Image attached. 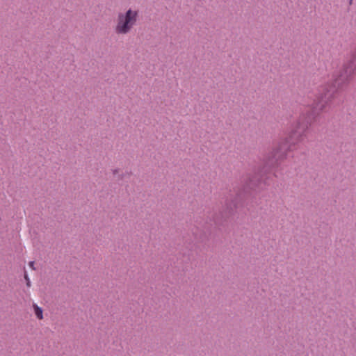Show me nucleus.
<instances>
[{
    "label": "nucleus",
    "instance_id": "5",
    "mask_svg": "<svg viewBox=\"0 0 356 356\" xmlns=\"http://www.w3.org/2000/svg\"><path fill=\"white\" fill-rule=\"evenodd\" d=\"M273 154H274V156H277V152H274Z\"/></svg>",
    "mask_w": 356,
    "mask_h": 356
},
{
    "label": "nucleus",
    "instance_id": "1",
    "mask_svg": "<svg viewBox=\"0 0 356 356\" xmlns=\"http://www.w3.org/2000/svg\"><path fill=\"white\" fill-rule=\"evenodd\" d=\"M138 19V9L129 8L124 11L119 12L113 26L115 33L119 36L128 35L136 26Z\"/></svg>",
    "mask_w": 356,
    "mask_h": 356
},
{
    "label": "nucleus",
    "instance_id": "2",
    "mask_svg": "<svg viewBox=\"0 0 356 356\" xmlns=\"http://www.w3.org/2000/svg\"><path fill=\"white\" fill-rule=\"evenodd\" d=\"M33 307L34 313H35V315L36 316V317L39 320L43 319V311H42V308L40 307L39 306H38L36 304H33Z\"/></svg>",
    "mask_w": 356,
    "mask_h": 356
},
{
    "label": "nucleus",
    "instance_id": "3",
    "mask_svg": "<svg viewBox=\"0 0 356 356\" xmlns=\"http://www.w3.org/2000/svg\"><path fill=\"white\" fill-rule=\"evenodd\" d=\"M24 278H25V280L26 281L27 286H29V287L31 286V282H30V280H29V278L28 277V275L26 273H25V275H24Z\"/></svg>",
    "mask_w": 356,
    "mask_h": 356
},
{
    "label": "nucleus",
    "instance_id": "4",
    "mask_svg": "<svg viewBox=\"0 0 356 356\" xmlns=\"http://www.w3.org/2000/svg\"><path fill=\"white\" fill-rule=\"evenodd\" d=\"M29 266L31 268L34 269V262H33V261H30V262H29Z\"/></svg>",
    "mask_w": 356,
    "mask_h": 356
}]
</instances>
